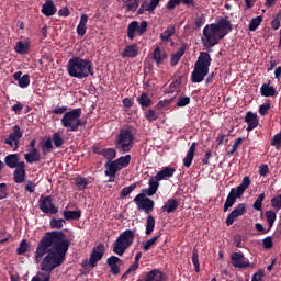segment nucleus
<instances>
[{"mask_svg": "<svg viewBox=\"0 0 281 281\" xmlns=\"http://www.w3.org/2000/svg\"><path fill=\"white\" fill-rule=\"evenodd\" d=\"M67 235L63 231L46 232L37 244L35 250V259H42L41 270L47 273H40L31 281H50L52 272L63 266L66 261L67 252L71 246V241L66 238Z\"/></svg>", "mask_w": 281, "mask_h": 281, "instance_id": "obj_1", "label": "nucleus"}, {"mask_svg": "<svg viewBox=\"0 0 281 281\" xmlns=\"http://www.w3.org/2000/svg\"><path fill=\"white\" fill-rule=\"evenodd\" d=\"M67 71L71 78L79 80L93 76V61L91 59H82V57H71L67 64Z\"/></svg>", "mask_w": 281, "mask_h": 281, "instance_id": "obj_2", "label": "nucleus"}, {"mask_svg": "<svg viewBox=\"0 0 281 281\" xmlns=\"http://www.w3.org/2000/svg\"><path fill=\"white\" fill-rule=\"evenodd\" d=\"M159 181H161L157 176L151 177L149 179V188L143 189L142 193L134 198V202L136 203L139 210H143L146 214H150L153 210H155V201L150 200L148 196H153L157 193L159 189Z\"/></svg>", "mask_w": 281, "mask_h": 281, "instance_id": "obj_3", "label": "nucleus"}, {"mask_svg": "<svg viewBox=\"0 0 281 281\" xmlns=\"http://www.w3.org/2000/svg\"><path fill=\"white\" fill-rule=\"evenodd\" d=\"M81 116L82 109H74L64 114L60 120V124L67 130V132H78L80 127L87 125V122H83Z\"/></svg>", "mask_w": 281, "mask_h": 281, "instance_id": "obj_4", "label": "nucleus"}, {"mask_svg": "<svg viewBox=\"0 0 281 281\" xmlns=\"http://www.w3.org/2000/svg\"><path fill=\"white\" fill-rule=\"evenodd\" d=\"M135 241V232L126 229L122 232L113 244V252L122 256L126 249L133 246Z\"/></svg>", "mask_w": 281, "mask_h": 281, "instance_id": "obj_5", "label": "nucleus"}, {"mask_svg": "<svg viewBox=\"0 0 281 281\" xmlns=\"http://www.w3.org/2000/svg\"><path fill=\"white\" fill-rule=\"evenodd\" d=\"M135 142V135L133 134V128L121 130L116 140L115 148L121 154L130 153L133 149V143Z\"/></svg>", "mask_w": 281, "mask_h": 281, "instance_id": "obj_6", "label": "nucleus"}, {"mask_svg": "<svg viewBox=\"0 0 281 281\" xmlns=\"http://www.w3.org/2000/svg\"><path fill=\"white\" fill-rule=\"evenodd\" d=\"M128 165H131V155L122 156L112 162H106L104 175L109 177L108 182H115L117 171L128 167Z\"/></svg>", "mask_w": 281, "mask_h": 281, "instance_id": "obj_7", "label": "nucleus"}, {"mask_svg": "<svg viewBox=\"0 0 281 281\" xmlns=\"http://www.w3.org/2000/svg\"><path fill=\"white\" fill-rule=\"evenodd\" d=\"M221 40H223V37H220V33L213 26V24H207L206 26H204L202 41L205 43L206 46L214 47L218 44Z\"/></svg>", "mask_w": 281, "mask_h": 281, "instance_id": "obj_8", "label": "nucleus"}, {"mask_svg": "<svg viewBox=\"0 0 281 281\" xmlns=\"http://www.w3.org/2000/svg\"><path fill=\"white\" fill-rule=\"evenodd\" d=\"M147 31L148 22H146V20H143L140 24L137 20H134L127 25V37L130 41H133L135 40V36H143Z\"/></svg>", "mask_w": 281, "mask_h": 281, "instance_id": "obj_9", "label": "nucleus"}, {"mask_svg": "<svg viewBox=\"0 0 281 281\" xmlns=\"http://www.w3.org/2000/svg\"><path fill=\"white\" fill-rule=\"evenodd\" d=\"M40 210L45 214L55 215L59 212L58 207L53 203L50 195H41L38 200Z\"/></svg>", "mask_w": 281, "mask_h": 281, "instance_id": "obj_10", "label": "nucleus"}, {"mask_svg": "<svg viewBox=\"0 0 281 281\" xmlns=\"http://www.w3.org/2000/svg\"><path fill=\"white\" fill-rule=\"evenodd\" d=\"M23 132H21V127L19 125L13 126L12 133L9 137L4 140L5 145H9L13 148V151L18 150L20 147V140L23 137Z\"/></svg>", "mask_w": 281, "mask_h": 281, "instance_id": "obj_11", "label": "nucleus"}, {"mask_svg": "<svg viewBox=\"0 0 281 281\" xmlns=\"http://www.w3.org/2000/svg\"><path fill=\"white\" fill-rule=\"evenodd\" d=\"M214 29L218 32L220 38H224L233 31V24H231L227 18H221L216 24H212Z\"/></svg>", "mask_w": 281, "mask_h": 281, "instance_id": "obj_12", "label": "nucleus"}, {"mask_svg": "<svg viewBox=\"0 0 281 281\" xmlns=\"http://www.w3.org/2000/svg\"><path fill=\"white\" fill-rule=\"evenodd\" d=\"M102 257H104V244H99L92 249L89 258V266L91 268H95L98 266V261L102 260Z\"/></svg>", "mask_w": 281, "mask_h": 281, "instance_id": "obj_13", "label": "nucleus"}, {"mask_svg": "<svg viewBox=\"0 0 281 281\" xmlns=\"http://www.w3.org/2000/svg\"><path fill=\"white\" fill-rule=\"evenodd\" d=\"M232 265L235 268L245 269L250 266L248 259L245 258L243 252H233L231 255Z\"/></svg>", "mask_w": 281, "mask_h": 281, "instance_id": "obj_14", "label": "nucleus"}, {"mask_svg": "<svg viewBox=\"0 0 281 281\" xmlns=\"http://www.w3.org/2000/svg\"><path fill=\"white\" fill-rule=\"evenodd\" d=\"M212 59H211V55H209V53H200L194 67H198L199 69H204L205 71L210 70V66H211Z\"/></svg>", "mask_w": 281, "mask_h": 281, "instance_id": "obj_15", "label": "nucleus"}, {"mask_svg": "<svg viewBox=\"0 0 281 281\" xmlns=\"http://www.w3.org/2000/svg\"><path fill=\"white\" fill-rule=\"evenodd\" d=\"M207 74H209V70L194 66L193 71L191 72V82L201 83L204 80V78L207 76Z\"/></svg>", "mask_w": 281, "mask_h": 281, "instance_id": "obj_16", "label": "nucleus"}, {"mask_svg": "<svg viewBox=\"0 0 281 281\" xmlns=\"http://www.w3.org/2000/svg\"><path fill=\"white\" fill-rule=\"evenodd\" d=\"M139 55V46L137 44H128L121 54L122 58H135Z\"/></svg>", "mask_w": 281, "mask_h": 281, "instance_id": "obj_17", "label": "nucleus"}, {"mask_svg": "<svg viewBox=\"0 0 281 281\" xmlns=\"http://www.w3.org/2000/svg\"><path fill=\"white\" fill-rule=\"evenodd\" d=\"M145 281H166V273L161 272L159 269H154L146 273Z\"/></svg>", "mask_w": 281, "mask_h": 281, "instance_id": "obj_18", "label": "nucleus"}, {"mask_svg": "<svg viewBox=\"0 0 281 281\" xmlns=\"http://www.w3.org/2000/svg\"><path fill=\"white\" fill-rule=\"evenodd\" d=\"M42 13L45 16H53L57 13V7L54 0H46V2L42 7Z\"/></svg>", "mask_w": 281, "mask_h": 281, "instance_id": "obj_19", "label": "nucleus"}, {"mask_svg": "<svg viewBox=\"0 0 281 281\" xmlns=\"http://www.w3.org/2000/svg\"><path fill=\"white\" fill-rule=\"evenodd\" d=\"M244 121L248 124L247 132H251L259 124L257 114H254L252 112H247Z\"/></svg>", "mask_w": 281, "mask_h": 281, "instance_id": "obj_20", "label": "nucleus"}, {"mask_svg": "<svg viewBox=\"0 0 281 281\" xmlns=\"http://www.w3.org/2000/svg\"><path fill=\"white\" fill-rule=\"evenodd\" d=\"M120 261L121 260L116 256H112L106 259V265L110 267V272L114 276L120 274V266H117Z\"/></svg>", "mask_w": 281, "mask_h": 281, "instance_id": "obj_21", "label": "nucleus"}, {"mask_svg": "<svg viewBox=\"0 0 281 281\" xmlns=\"http://www.w3.org/2000/svg\"><path fill=\"white\" fill-rule=\"evenodd\" d=\"M187 49V44H181V47L179 48V50H177L176 53H173L170 57V66L175 67L178 65V63L180 61L181 57L184 55Z\"/></svg>", "mask_w": 281, "mask_h": 281, "instance_id": "obj_22", "label": "nucleus"}, {"mask_svg": "<svg viewBox=\"0 0 281 281\" xmlns=\"http://www.w3.org/2000/svg\"><path fill=\"white\" fill-rule=\"evenodd\" d=\"M153 59L155 60L157 66L164 65V61H166V59H167L166 50H161V48H159V46H156V48L153 53Z\"/></svg>", "mask_w": 281, "mask_h": 281, "instance_id": "obj_23", "label": "nucleus"}, {"mask_svg": "<svg viewBox=\"0 0 281 281\" xmlns=\"http://www.w3.org/2000/svg\"><path fill=\"white\" fill-rule=\"evenodd\" d=\"M239 198H241V194L238 195V192L232 189L224 204V212H227V210L235 204L236 199Z\"/></svg>", "mask_w": 281, "mask_h": 281, "instance_id": "obj_24", "label": "nucleus"}, {"mask_svg": "<svg viewBox=\"0 0 281 281\" xmlns=\"http://www.w3.org/2000/svg\"><path fill=\"white\" fill-rule=\"evenodd\" d=\"M24 159L27 164H34L42 160L38 149H31L29 154H24Z\"/></svg>", "mask_w": 281, "mask_h": 281, "instance_id": "obj_25", "label": "nucleus"}, {"mask_svg": "<svg viewBox=\"0 0 281 281\" xmlns=\"http://www.w3.org/2000/svg\"><path fill=\"white\" fill-rule=\"evenodd\" d=\"M260 94L265 98H272V97H276L278 93L273 87H270V81H269V83H263L261 86Z\"/></svg>", "mask_w": 281, "mask_h": 281, "instance_id": "obj_26", "label": "nucleus"}, {"mask_svg": "<svg viewBox=\"0 0 281 281\" xmlns=\"http://www.w3.org/2000/svg\"><path fill=\"white\" fill-rule=\"evenodd\" d=\"M195 147H196V143H192L186 155V158L183 159V166L187 168H189L192 164V160L194 158Z\"/></svg>", "mask_w": 281, "mask_h": 281, "instance_id": "obj_27", "label": "nucleus"}, {"mask_svg": "<svg viewBox=\"0 0 281 281\" xmlns=\"http://www.w3.org/2000/svg\"><path fill=\"white\" fill-rule=\"evenodd\" d=\"M179 202L175 199H169L161 207L162 212L168 214L175 212L178 209Z\"/></svg>", "mask_w": 281, "mask_h": 281, "instance_id": "obj_28", "label": "nucleus"}, {"mask_svg": "<svg viewBox=\"0 0 281 281\" xmlns=\"http://www.w3.org/2000/svg\"><path fill=\"white\" fill-rule=\"evenodd\" d=\"M137 102L143 110L153 106V100L148 97V93H142V95L137 98Z\"/></svg>", "mask_w": 281, "mask_h": 281, "instance_id": "obj_29", "label": "nucleus"}, {"mask_svg": "<svg viewBox=\"0 0 281 281\" xmlns=\"http://www.w3.org/2000/svg\"><path fill=\"white\" fill-rule=\"evenodd\" d=\"M175 172H176L175 168L165 167L162 170L157 172L156 177L161 181V180H166L168 178H171Z\"/></svg>", "mask_w": 281, "mask_h": 281, "instance_id": "obj_30", "label": "nucleus"}, {"mask_svg": "<svg viewBox=\"0 0 281 281\" xmlns=\"http://www.w3.org/2000/svg\"><path fill=\"white\" fill-rule=\"evenodd\" d=\"M65 220L67 221H79L82 216V212L81 210H77V211H65L63 213Z\"/></svg>", "mask_w": 281, "mask_h": 281, "instance_id": "obj_31", "label": "nucleus"}, {"mask_svg": "<svg viewBox=\"0 0 281 281\" xmlns=\"http://www.w3.org/2000/svg\"><path fill=\"white\" fill-rule=\"evenodd\" d=\"M19 155L18 154H12V155H8L5 158H4V164L11 168V169H14L18 167V161H19Z\"/></svg>", "mask_w": 281, "mask_h": 281, "instance_id": "obj_32", "label": "nucleus"}, {"mask_svg": "<svg viewBox=\"0 0 281 281\" xmlns=\"http://www.w3.org/2000/svg\"><path fill=\"white\" fill-rule=\"evenodd\" d=\"M142 259V252L136 254L135 262L125 271L122 278H126L131 272L137 271L139 269V260Z\"/></svg>", "mask_w": 281, "mask_h": 281, "instance_id": "obj_33", "label": "nucleus"}, {"mask_svg": "<svg viewBox=\"0 0 281 281\" xmlns=\"http://www.w3.org/2000/svg\"><path fill=\"white\" fill-rule=\"evenodd\" d=\"M26 179V170L15 169L13 172V181L18 184H21Z\"/></svg>", "mask_w": 281, "mask_h": 281, "instance_id": "obj_34", "label": "nucleus"}, {"mask_svg": "<svg viewBox=\"0 0 281 281\" xmlns=\"http://www.w3.org/2000/svg\"><path fill=\"white\" fill-rule=\"evenodd\" d=\"M250 186V178L249 177H245L241 181V183L237 187V188H233L235 191H237L238 195L244 194V192L246 191V189Z\"/></svg>", "mask_w": 281, "mask_h": 281, "instance_id": "obj_35", "label": "nucleus"}, {"mask_svg": "<svg viewBox=\"0 0 281 281\" xmlns=\"http://www.w3.org/2000/svg\"><path fill=\"white\" fill-rule=\"evenodd\" d=\"M14 50H15V53H18L20 55H26L30 52V45L24 44V42H16V44L14 46Z\"/></svg>", "mask_w": 281, "mask_h": 281, "instance_id": "obj_36", "label": "nucleus"}, {"mask_svg": "<svg viewBox=\"0 0 281 281\" xmlns=\"http://www.w3.org/2000/svg\"><path fill=\"white\" fill-rule=\"evenodd\" d=\"M175 32H176V29L173 24H169L166 31H164V33L160 34V40L162 42L169 41V38L173 36Z\"/></svg>", "mask_w": 281, "mask_h": 281, "instance_id": "obj_37", "label": "nucleus"}, {"mask_svg": "<svg viewBox=\"0 0 281 281\" xmlns=\"http://www.w3.org/2000/svg\"><path fill=\"white\" fill-rule=\"evenodd\" d=\"M41 149H42L43 155H47V154L52 153L54 149L53 139L48 138L45 142L41 143Z\"/></svg>", "mask_w": 281, "mask_h": 281, "instance_id": "obj_38", "label": "nucleus"}, {"mask_svg": "<svg viewBox=\"0 0 281 281\" xmlns=\"http://www.w3.org/2000/svg\"><path fill=\"white\" fill-rule=\"evenodd\" d=\"M117 156V151L114 148H103L102 157L108 159V162H113L112 160L115 159Z\"/></svg>", "mask_w": 281, "mask_h": 281, "instance_id": "obj_39", "label": "nucleus"}, {"mask_svg": "<svg viewBox=\"0 0 281 281\" xmlns=\"http://www.w3.org/2000/svg\"><path fill=\"white\" fill-rule=\"evenodd\" d=\"M52 143L54 144V146L56 148H61L66 142L60 133H55V134H53Z\"/></svg>", "mask_w": 281, "mask_h": 281, "instance_id": "obj_40", "label": "nucleus"}, {"mask_svg": "<svg viewBox=\"0 0 281 281\" xmlns=\"http://www.w3.org/2000/svg\"><path fill=\"white\" fill-rule=\"evenodd\" d=\"M154 231H155V217H153V215H149L147 217V222H146L145 234L150 235V234H153Z\"/></svg>", "mask_w": 281, "mask_h": 281, "instance_id": "obj_41", "label": "nucleus"}, {"mask_svg": "<svg viewBox=\"0 0 281 281\" xmlns=\"http://www.w3.org/2000/svg\"><path fill=\"white\" fill-rule=\"evenodd\" d=\"M142 4L144 5L147 12H153L159 5L158 0H150V2L144 0Z\"/></svg>", "mask_w": 281, "mask_h": 281, "instance_id": "obj_42", "label": "nucleus"}, {"mask_svg": "<svg viewBox=\"0 0 281 281\" xmlns=\"http://www.w3.org/2000/svg\"><path fill=\"white\" fill-rule=\"evenodd\" d=\"M135 189H137V183H134L127 188H123L120 192V198L121 199H125L126 196H128L133 191H135Z\"/></svg>", "mask_w": 281, "mask_h": 281, "instance_id": "obj_43", "label": "nucleus"}, {"mask_svg": "<svg viewBox=\"0 0 281 281\" xmlns=\"http://www.w3.org/2000/svg\"><path fill=\"white\" fill-rule=\"evenodd\" d=\"M261 22H262L261 15H258L257 18H252V20H250L249 22V31L255 32L259 27Z\"/></svg>", "mask_w": 281, "mask_h": 281, "instance_id": "obj_44", "label": "nucleus"}, {"mask_svg": "<svg viewBox=\"0 0 281 281\" xmlns=\"http://www.w3.org/2000/svg\"><path fill=\"white\" fill-rule=\"evenodd\" d=\"M64 223H66L63 218H52L49 222L52 229H61L64 227Z\"/></svg>", "mask_w": 281, "mask_h": 281, "instance_id": "obj_45", "label": "nucleus"}, {"mask_svg": "<svg viewBox=\"0 0 281 281\" xmlns=\"http://www.w3.org/2000/svg\"><path fill=\"white\" fill-rule=\"evenodd\" d=\"M29 249H30L29 241L26 239H23L19 244V247L16 248V254L18 255H24L29 251Z\"/></svg>", "mask_w": 281, "mask_h": 281, "instance_id": "obj_46", "label": "nucleus"}, {"mask_svg": "<svg viewBox=\"0 0 281 281\" xmlns=\"http://www.w3.org/2000/svg\"><path fill=\"white\" fill-rule=\"evenodd\" d=\"M31 85V77L30 75H23L22 78L18 81V86L21 89L29 88Z\"/></svg>", "mask_w": 281, "mask_h": 281, "instance_id": "obj_47", "label": "nucleus"}, {"mask_svg": "<svg viewBox=\"0 0 281 281\" xmlns=\"http://www.w3.org/2000/svg\"><path fill=\"white\" fill-rule=\"evenodd\" d=\"M266 218H267L269 231H270L277 220V214L273 211H267Z\"/></svg>", "mask_w": 281, "mask_h": 281, "instance_id": "obj_48", "label": "nucleus"}, {"mask_svg": "<svg viewBox=\"0 0 281 281\" xmlns=\"http://www.w3.org/2000/svg\"><path fill=\"white\" fill-rule=\"evenodd\" d=\"M192 263L194 266V271L199 273L200 272L199 254H198V249L195 248L192 251Z\"/></svg>", "mask_w": 281, "mask_h": 281, "instance_id": "obj_49", "label": "nucleus"}, {"mask_svg": "<svg viewBox=\"0 0 281 281\" xmlns=\"http://www.w3.org/2000/svg\"><path fill=\"white\" fill-rule=\"evenodd\" d=\"M144 115L148 122H155L159 120V114H157L155 110H148Z\"/></svg>", "mask_w": 281, "mask_h": 281, "instance_id": "obj_50", "label": "nucleus"}, {"mask_svg": "<svg viewBox=\"0 0 281 281\" xmlns=\"http://www.w3.org/2000/svg\"><path fill=\"white\" fill-rule=\"evenodd\" d=\"M76 186L79 190H86L89 186V180L87 178H77L76 179Z\"/></svg>", "mask_w": 281, "mask_h": 281, "instance_id": "obj_51", "label": "nucleus"}, {"mask_svg": "<svg viewBox=\"0 0 281 281\" xmlns=\"http://www.w3.org/2000/svg\"><path fill=\"white\" fill-rule=\"evenodd\" d=\"M271 206L279 212L281 210V193L271 199Z\"/></svg>", "mask_w": 281, "mask_h": 281, "instance_id": "obj_52", "label": "nucleus"}, {"mask_svg": "<svg viewBox=\"0 0 281 281\" xmlns=\"http://www.w3.org/2000/svg\"><path fill=\"white\" fill-rule=\"evenodd\" d=\"M158 239H159V236H154V237H151L149 240H147V241L144 244L143 249H144L145 251L150 250V247H151V246H155V245L157 244V240H158Z\"/></svg>", "mask_w": 281, "mask_h": 281, "instance_id": "obj_53", "label": "nucleus"}, {"mask_svg": "<svg viewBox=\"0 0 281 281\" xmlns=\"http://www.w3.org/2000/svg\"><path fill=\"white\" fill-rule=\"evenodd\" d=\"M137 8H139V0H130L126 4V10L130 12L137 11Z\"/></svg>", "mask_w": 281, "mask_h": 281, "instance_id": "obj_54", "label": "nucleus"}, {"mask_svg": "<svg viewBox=\"0 0 281 281\" xmlns=\"http://www.w3.org/2000/svg\"><path fill=\"white\" fill-rule=\"evenodd\" d=\"M266 195L265 193H261L258 199L255 201L252 207L256 210V211H261L262 209V202L265 200Z\"/></svg>", "mask_w": 281, "mask_h": 281, "instance_id": "obj_55", "label": "nucleus"}, {"mask_svg": "<svg viewBox=\"0 0 281 281\" xmlns=\"http://www.w3.org/2000/svg\"><path fill=\"white\" fill-rule=\"evenodd\" d=\"M246 212V205L244 203H240L237 205L236 209H234V211H232V213H234L237 217L244 215Z\"/></svg>", "mask_w": 281, "mask_h": 281, "instance_id": "obj_56", "label": "nucleus"}, {"mask_svg": "<svg viewBox=\"0 0 281 281\" xmlns=\"http://www.w3.org/2000/svg\"><path fill=\"white\" fill-rule=\"evenodd\" d=\"M190 98L189 97H180L178 98V102L176 104L177 108H184L188 104H190Z\"/></svg>", "mask_w": 281, "mask_h": 281, "instance_id": "obj_57", "label": "nucleus"}, {"mask_svg": "<svg viewBox=\"0 0 281 281\" xmlns=\"http://www.w3.org/2000/svg\"><path fill=\"white\" fill-rule=\"evenodd\" d=\"M9 196L8 184L0 183V200H4Z\"/></svg>", "mask_w": 281, "mask_h": 281, "instance_id": "obj_58", "label": "nucleus"}, {"mask_svg": "<svg viewBox=\"0 0 281 281\" xmlns=\"http://www.w3.org/2000/svg\"><path fill=\"white\" fill-rule=\"evenodd\" d=\"M262 247L266 249V250H269L273 247V241H272V237L271 236H268L266 237L263 240H262Z\"/></svg>", "mask_w": 281, "mask_h": 281, "instance_id": "obj_59", "label": "nucleus"}, {"mask_svg": "<svg viewBox=\"0 0 281 281\" xmlns=\"http://www.w3.org/2000/svg\"><path fill=\"white\" fill-rule=\"evenodd\" d=\"M271 145L274 146L277 149L281 147V131L272 138Z\"/></svg>", "mask_w": 281, "mask_h": 281, "instance_id": "obj_60", "label": "nucleus"}, {"mask_svg": "<svg viewBox=\"0 0 281 281\" xmlns=\"http://www.w3.org/2000/svg\"><path fill=\"white\" fill-rule=\"evenodd\" d=\"M243 138H237L234 142V145L232 146V150L227 153L228 156H232L237 149L238 147L243 144Z\"/></svg>", "mask_w": 281, "mask_h": 281, "instance_id": "obj_61", "label": "nucleus"}, {"mask_svg": "<svg viewBox=\"0 0 281 281\" xmlns=\"http://www.w3.org/2000/svg\"><path fill=\"white\" fill-rule=\"evenodd\" d=\"M270 109H271V104L270 103H265V104L259 106V114L261 116H265Z\"/></svg>", "mask_w": 281, "mask_h": 281, "instance_id": "obj_62", "label": "nucleus"}, {"mask_svg": "<svg viewBox=\"0 0 281 281\" xmlns=\"http://www.w3.org/2000/svg\"><path fill=\"white\" fill-rule=\"evenodd\" d=\"M204 23H205V18H203V15H201L200 18H196L194 22V30L201 29L204 25Z\"/></svg>", "mask_w": 281, "mask_h": 281, "instance_id": "obj_63", "label": "nucleus"}, {"mask_svg": "<svg viewBox=\"0 0 281 281\" xmlns=\"http://www.w3.org/2000/svg\"><path fill=\"white\" fill-rule=\"evenodd\" d=\"M172 100H173V99L165 100V101L158 102V104L156 105V109H157V110H161V109H164V108L169 106V105L171 104Z\"/></svg>", "mask_w": 281, "mask_h": 281, "instance_id": "obj_64", "label": "nucleus"}]
</instances>
